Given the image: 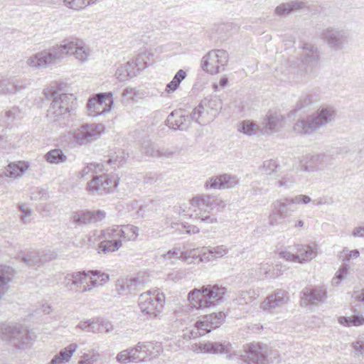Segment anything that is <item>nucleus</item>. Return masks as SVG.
I'll use <instances>...</instances> for the list:
<instances>
[{
	"mask_svg": "<svg viewBox=\"0 0 364 364\" xmlns=\"http://www.w3.org/2000/svg\"><path fill=\"white\" fill-rule=\"evenodd\" d=\"M12 79V83L13 85H11L14 88H15V93L16 92H19L25 88L27 87V86L29 85V82L26 80H17V79H15V78H11Z\"/></svg>",
	"mask_w": 364,
	"mask_h": 364,
	"instance_id": "64",
	"label": "nucleus"
},
{
	"mask_svg": "<svg viewBox=\"0 0 364 364\" xmlns=\"http://www.w3.org/2000/svg\"><path fill=\"white\" fill-rule=\"evenodd\" d=\"M336 112L332 107H322L315 114L298 121L294 126L296 133L309 134L334 120Z\"/></svg>",
	"mask_w": 364,
	"mask_h": 364,
	"instance_id": "4",
	"label": "nucleus"
},
{
	"mask_svg": "<svg viewBox=\"0 0 364 364\" xmlns=\"http://www.w3.org/2000/svg\"><path fill=\"white\" fill-rule=\"evenodd\" d=\"M338 322L346 326H359L364 324L363 315H353L350 317L341 316Z\"/></svg>",
	"mask_w": 364,
	"mask_h": 364,
	"instance_id": "40",
	"label": "nucleus"
},
{
	"mask_svg": "<svg viewBox=\"0 0 364 364\" xmlns=\"http://www.w3.org/2000/svg\"><path fill=\"white\" fill-rule=\"evenodd\" d=\"M105 130L102 124H91L82 125L73 134V141L78 145L90 143L100 136Z\"/></svg>",
	"mask_w": 364,
	"mask_h": 364,
	"instance_id": "12",
	"label": "nucleus"
},
{
	"mask_svg": "<svg viewBox=\"0 0 364 364\" xmlns=\"http://www.w3.org/2000/svg\"><path fill=\"white\" fill-rule=\"evenodd\" d=\"M199 255L198 254V250L193 249L188 251H186L181 253L179 259L186 262L188 264H198V258Z\"/></svg>",
	"mask_w": 364,
	"mask_h": 364,
	"instance_id": "48",
	"label": "nucleus"
},
{
	"mask_svg": "<svg viewBox=\"0 0 364 364\" xmlns=\"http://www.w3.org/2000/svg\"><path fill=\"white\" fill-rule=\"evenodd\" d=\"M77 348V345L76 343L70 344L55 355L48 364H62L68 362Z\"/></svg>",
	"mask_w": 364,
	"mask_h": 364,
	"instance_id": "27",
	"label": "nucleus"
},
{
	"mask_svg": "<svg viewBox=\"0 0 364 364\" xmlns=\"http://www.w3.org/2000/svg\"><path fill=\"white\" fill-rule=\"evenodd\" d=\"M115 75L119 81L124 82L136 76L137 70L134 66V62L128 61L117 68Z\"/></svg>",
	"mask_w": 364,
	"mask_h": 364,
	"instance_id": "25",
	"label": "nucleus"
},
{
	"mask_svg": "<svg viewBox=\"0 0 364 364\" xmlns=\"http://www.w3.org/2000/svg\"><path fill=\"white\" fill-rule=\"evenodd\" d=\"M165 296L164 294L155 291L153 294L147 291L139 296L138 304L141 313L148 318H156L161 311Z\"/></svg>",
	"mask_w": 364,
	"mask_h": 364,
	"instance_id": "7",
	"label": "nucleus"
},
{
	"mask_svg": "<svg viewBox=\"0 0 364 364\" xmlns=\"http://www.w3.org/2000/svg\"><path fill=\"white\" fill-rule=\"evenodd\" d=\"M88 274L85 271L73 272L71 274L73 279L72 285L79 287L87 279Z\"/></svg>",
	"mask_w": 364,
	"mask_h": 364,
	"instance_id": "56",
	"label": "nucleus"
},
{
	"mask_svg": "<svg viewBox=\"0 0 364 364\" xmlns=\"http://www.w3.org/2000/svg\"><path fill=\"white\" fill-rule=\"evenodd\" d=\"M112 93H98L90 99L87 105L89 115L97 116L109 112L113 104Z\"/></svg>",
	"mask_w": 364,
	"mask_h": 364,
	"instance_id": "13",
	"label": "nucleus"
},
{
	"mask_svg": "<svg viewBox=\"0 0 364 364\" xmlns=\"http://www.w3.org/2000/svg\"><path fill=\"white\" fill-rule=\"evenodd\" d=\"M102 178L103 187L106 188L105 195L112 193L116 190L118 186V180L112 177H110L107 174H102Z\"/></svg>",
	"mask_w": 364,
	"mask_h": 364,
	"instance_id": "46",
	"label": "nucleus"
},
{
	"mask_svg": "<svg viewBox=\"0 0 364 364\" xmlns=\"http://www.w3.org/2000/svg\"><path fill=\"white\" fill-rule=\"evenodd\" d=\"M90 272L93 277H97V279H92L91 277V285L87 284L84 286L82 290L81 291L82 292L90 291L92 287L102 285L109 280V275L105 273H101L98 270H92Z\"/></svg>",
	"mask_w": 364,
	"mask_h": 364,
	"instance_id": "33",
	"label": "nucleus"
},
{
	"mask_svg": "<svg viewBox=\"0 0 364 364\" xmlns=\"http://www.w3.org/2000/svg\"><path fill=\"white\" fill-rule=\"evenodd\" d=\"M143 281L140 280L139 278L134 277L127 279L124 286H126V287L130 290H136L140 286L143 285Z\"/></svg>",
	"mask_w": 364,
	"mask_h": 364,
	"instance_id": "61",
	"label": "nucleus"
},
{
	"mask_svg": "<svg viewBox=\"0 0 364 364\" xmlns=\"http://www.w3.org/2000/svg\"><path fill=\"white\" fill-rule=\"evenodd\" d=\"M0 336L18 350L30 348L34 340L28 329L17 325L3 324L0 328Z\"/></svg>",
	"mask_w": 364,
	"mask_h": 364,
	"instance_id": "5",
	"label": "nucleus"
},
{
	"mask_svg": "<svg viewBox=\"0 0 364 364\" xmlns=\"http://www.w3.org/2000/svg\"><path fill=\"white\" fill-rule=\"evenodd\" d=\"M122 246V241H113L105 238V240L100 243L98 250L99 252L107 254L118 250Z\"/></svg>",
	"mask_w": 364,
	"mask_h": 364,
	"instance_id": "38",
	"label": "nucleus"
},
{
	"mask_svg": "<svg viewBox=\"0 0 364 364\" xmlns=\"http://www.w3.org/2000/svg\"><path fill=\"white\" fill-rule=\"evenodd\" d=\"M28 167V164L23 161H19L17 164L11 163L5 168L3 173L7 177L17 178L21 176Z\"/></svg>",
	"mask_w": 364,
	"mask_h": 364,
	"instance_id": "30",
	"label": "nucleus"
},
{
	"mask_svg": "<svg viewBox=\"0 0 364 364\" xmlns=\"http://www.w3.org/2000/svg\"><path fill=\"white\" fill-rule=\"evenodd\" d=\"M102 178V175L96 176L87 183V190L89 193L97 196L105 195L106 188L103 187Z\"/></svg>",
	"mask_w": 364,
	"mask_h": 364,
	"instance_id": "32",
	"label": "nucleus"
},
{
	"mask_svg": "<svg viewBox=\"0 0 364 364\" xmlns=\"http://www.w3.org/2000/svg\"><path fill=\"white\" fill-rule=\"evenodd\" d=\"M321 39L333 50H341L351 38L350 32L335 26H328L321 33Z\"/></svg>",
	"mask_w": 364,
	"mask_h": 364,
	"instance_id": "10",
	"label": "nucleus"
},
{
	"mask_svg": "<svg viewBox=\"0 0 364 364\" xmlns=\"http://www.w3.org/2000/svg\"><path fill=\"white\" fill-rule=\"evenodd\" d=\"M120 230L124 241H134L139 235V228L132 225H122Z\"/></svg>",
	"mask_w": 364,
	"mask_h": 364,
	"instance_id": "39",
	"label": "nucleus"
},
{
	"mask_svg": "<svg viewBox=\"0 0 364 364\" xmlns=\"http://www.w3.org/2000/svg\"><path fill=\"white\" fill-rule=\"evenodd\" d=\"M239 183V178L230 174H222L210 178L205 183V189H228Z\"/></svg>",
	"mask_w": 364,
	"mask_h": 364,
	"instance_id": "16",
	"label": "nucleus"
},
{
	"mask_svg": "<svg viewBox=\"0 0 364 364\" xmlns=\"http://www.w3.org/2000/svg\"><path fill=\"white\" fill-rule=\"evenodd\" d=\"M129 354V360L131 362L144 361L147 356L146 346L139 343L134 348L128 349Z\"/></svg>",
	"mask_w": 364,
	"mask_h": 364,
	"instance_id": "35",
	"label": "nucleus"
},
{
	"mask_svg": "<svg viewBox=\"0 0 364 364\" xmlns=\"http://www.w3.org/2000/svg\"><path fill=\"white\" fill-rule=\"evenodd\" d=\"M269 348L260 343H251L244 346L240 355L245 364H269Z\"/></svg>",
	"mask_w": 364,
	"mask_h": 364,
	"instance_id": "9",
	"label": "nucleus"
},
{
	"mask_svg": "<svg viewBox=\"0 0 364 364\" xmlns=\"http://www.w3.org/2000/svg\"><path fill=\"white\" fill-rule=\"evenodd\" d=\"M106 213L101 210H77L72 214V220L77 225H85L102 220Z\"/></svg>",
	"mask_w": 364,
	"mask_h": 364,
	"instance_id": "17",
	"label": "nucleus"
},
{
	"mask_svg": "<svg viewBox=\"0 0 364 364\" xmlns=\"http://www.w3.org/2000/svg\"><path fill=\"white\" fill-rule=\"evenodd\" d=\"M301 294V302L305 305H317L318 303L323 302L327 297L326 289L323 287L306 288Z\"/></svg>",
	"mask_w": 364,
	"mask_h": 364,
	"instance_id": "20",
	"label": "nucleus"
},
{
	"mask_svg": "<svg viewBox=\"0 0 364 364\" xmlns=\"http://www.w3.org/2000/svg\"><path fill=\"white\" fill-rule=\"evenodd\" d=\"M191 205L194 208V214L191 217L199 220L200 223L212 224L217 223V219L205 213H209L216 206L222 205L223 200L217 197L210 195H198L193 197L191 201Z\"/></svg>",
	"mask_w": 364,
	"mask_h": 364,
	"instance_id": "6",
	"label": "nucleus"
},
{
	"mask_svg": "<svg viewBox=\"0 0 364 364\" xmlns=\"http://www.w3.org/2000/svg\"><path fill=\"white\" fill-rule=\"evenodd\" d=\"M319 156H306L300 161L301 169L304 171L311 172L316 169L315 161H318Z\"/></svg>",
	"mask_w": 364,
	"mask_h": 364,
	"instance_id": "45",
	"label": "nucleus"
},
{
	"mask_svg": "<svg viewBox=\"0 0 364 364\" xmlns=\"http://www.w3.org/2000/svg\"><path fill=\"white\" fill-rule=\"evenodd\" d=\"M203 252H198V254L199 257L198 258V264L200 262H206L213 260V257H212V254H210V248L203 247Z\"/></svg>",
	"mask_w": 364,
	"mask_h": 364,
	"instance_id": "59",
	"label": "nucleus"
},
{
	"mask_svg": "<svg viewBox=\"0 0 364 364\" xmlns=\"http://www.w3.org/2000/svg\"><path fill=\"white\" fill-rule=\"evenodd\" d=\"M103 236L105 238L112 240L113 241H123L121 234L120 226H114L103 230Z\"/></svg>",
	"mask_w": 364,
	"mask_h": 364,
	"instance_id": "43",
	"label": "nucleus"
},
{
	"mask_svg": "<svg viewBox=\"0 0 364 364\" xmlns=\"http://www.w3.org/2000/svg\"><path fill=\"white\" fill-rule=\"evenodd\" d=\"M349 269L348 264L343 263L337 271L336 276L332 279V285L335 287L338 286L340 282L346 277Z\"/></svg>",
	"mask_w": 364,
	"mask_h": 364,
	"instance_id": "49",
	"label": "nucleus"
},
{
	"mask_svg": "<svg viewBox=\"0 0 364 364\" xmlns=\"http://www.w3.org/2000/svg\"><path fill=\"white\" fill-rule=\"evenodd\" d=\"M22 110L18 107H12L9 110L5 111V118L7 121H14L22 117Z\"/></svg>",
	"mask_w": 364,
	"mask_h": 364,
	"instance_id": "53",
	"label": "nucleus"
},
{
	"mask_svg": "<svg viewBox=\"0 0 364 364\" xmlns=\"http://www.w3.org/2000/svg\"><path fill=\"white\" fill-rule=\"evenodd\" d=\"M311 200V198L306 195H298L289 198V203L292 204H308Z\"/></svg>",
	"mask_w": 364,
	"mask_h": 364,
	"instance_id": "63",
	"label": "nucleus"
},
{
	"mask_svg": "<svg viewBox=\"0 0 364 364\" xmlns=\"http://www.w3.org/2000/svg\"><path fill=\"white\" fill-rule=\"evenodd\" d=\"M50 259H52L51 257L41 255L39 252H31L22 257V262L31 267H40Z\"/></svg>",
	"mask_w": 364,
	"mask_h": 364,
	"instance_id": "26",
	"label": "nucleus"
},
{
	"mask_svg": "<svg viewBox=\"0 0 364 364\" xmlns=\"http://www.w3.org/2000/svg\"><path fill=\"white\" fill-rule=\"evenodd\" d=\"M14 277V269L5 264H0V300L9 289V284Z\"/></svg>",
	"mask_w": 364,
	"mask_h": 364,
	"instance_id": "23",
	"label": "nucleus"
},
{
	"mask_svg": "<svg viewBox=\"0 0 364 364\" xmlns=\"http://www.w3.org/2000/svg\"><path fill=\"white\" fill-rule=\"evenodd\" d=\"M288 299L287 293L284 290L277 289L274 294L267 297L260 307L264 311L276 309L286 304Z\"/></svg>",
	"mask_w": 364,
	"mask_h": 364,
	"instance_id": "22",
	"label": "nucleus"
},
{
	"mask_svg": "<svg viewBox=\"0 0 364 364\" xmlns=\"http://www.w3.org/2000/svg\"><path fill=\"white\" fill-rule=\"evenodd\" d=\"M191 350L196 353L224 355L227 359H233L237 354L229 341L193 343Z\"/></svg>",
	"mask_w": 364,
	"mask_h": 364,
	"instance_id": "8",
	"label": "nucleus"
},
{
	"mask_svg": "<svg viewBox=\"0 0 364 364\" xmlns=\"http://www.w3.org/2000/svg\"><path fill=\"white\" fill-rule=\"evenodd\" d=\"M191 124L190 117L183 114L181 110L171 112L166 120V124L174 130L186 131L191 127Z\"/></svg>",
	"mask_w": 364,
	"mask_h": 364,
	"instance_id": "19",
	"label": "nucleus"
},
{
	"mask_svg": "<svg viewBox=\"0 0 364 364\" xmlns=\"http://www.w3.org/2000/svg\"><path fill=\"white\" fill-rule=\"evenodd\" d=\"M295 248L297 261L299 263L310 261L316 256V245H297Z\"/></svg>",
	"mask_w": 364,
	"mask_h": 364,
	"instance_id": "24",
	"label": "nucleus"
},
{
	"mask_svg": "<svg viewBox=\"0 0 364 364\" xmlns=\"http://www.w3.org/2000/svg\"><path fill=\"white\" fill-rule=\"evenodd\" d=\"M46 161L52 164H59L66 161L67 156L60 149L49 151L44 156Z\"/></svg>",
	"mask_w": 364,
	"mask_h": 364,
	"instance_id": "34",
	"label": "nucleus"
},
{
	"mask_svg": "<svg viewBox=\"0 0 364 364\" xmlns=\"http://www.w3.org/2000/svg\"><path fill=\"white\" fill-rule=\"evenodd\" d=\"M284 116L279 111L269 110L261 124V134L270 135L282 126Z\"/></svg>",
	"mask_w": 364,
	"mask_h": 364,
	"instance_id": "15",
	"label": "nucleus"
},
{
	"mask_svg": "<svg viewBox=\"0 0 364 364\" xmlns=\"http://www.w3.org/2000/svg\"><path fill=\"white\" fill-rule=\"evenodd\" d=\"M203 101H206V102L204 103V106L211 109L218 110L222 107L221 101L216 97H213L210 100L205 98Z\"/></svg>",
	"mask_w": 364,
	"mask_h": 364,
	"instance_id": "60",
	"label": "nucleus"
},
{
	"mask_svg": "<svg viewBox=\"0 0 364 364\" xmlns=\"http://www.w3.org/2000/svg\"><path fill=\"white\" fill-rule=\"evenodd\" d=\"M142 153L145 154L148 156L152 157H170L173 155L171 151L166 150H161L154 144L147 142V144L142 146Z\"/></svg>",
	"mask_w": 364,
	"mask_h": 364,
	"instance_id": "29",
	"label": "nucleus"
},
{
	"mask_svg": "<svg viewBox=\"0 0 364 364\" xmlns=\"http://www.w3.org/2000/svg\"><path fill=\"white\" fill-rule=\"evenodd\" d=\"M129 154L122 150L112 154L109 158L106 161V164L113 166V168H119L126 163Z\"/></svg>",
	"mask_w": 364,
	"mask_h": 364,
	"instance_id": "37",
	"label": "nucleus"
},
{
	"mask_svg": "<svg viewBox=\"0 0 364 364\" xmlns=\"http://www.w3.org/2000/svg\"><path fill=\"white\" fill-rule=\"evenodd\" d=\"M150 54L146 53H141L137 55L134 62V66L135 69L137 70V74L140 70H144L147 67L150 61Z\"/></svg>",
	"mask_w": 364,
	"mask_h": 364,
	"instance_id": "42",
	"label": "nucleus"
},
{
	"mask_svg": "<svg viewBox=\"0 0 364 364\" xmlns=\"http://www.w3.org/2000/svg\"><path fill=\"white\" fill-rule=\"evenodd\" d=\"M289 198H284L282 200H277L273 204L274 213L277 214L279 219H285L288 217L294 210L291 205L292 203H289Z\"/></svg>",
	"mask_w": 364,
	"mask_h": 364,
	"instance_id": "28",
	"label": "nucleus"
},
{
	"mask_svg": "<svg viewBox=\"0 0 364 364\" xmlns=\"http://www.w3.org/2000/svg\"><path fill=\"white\" fill-rule=\"evenodd\" d=\"M228 62V53L225 50H213L202 59L201 67L203 70L215 75L225 70Z\"/></svg>",
	"mask_w": 364,
	"mask_h": 364,
	"instance_id": "11",
	"label": "nucleus"
},
{
	"mask_svg": "<svg viewBox=\"0 0 364 364\" xmlns=\"http://www.w3.org/2000/svg\"><path fill=\"white\" fill-rule=\"evenodd\" d=\"M314 95L311 94H305L300 97L299 100L296 102V109L300 110L313 103Z\"/></svg>",
	"mask_w": 364,
	"mask_h": 364,
	"instance_id": "54",
	"label": "nucleus"
},
{
	"mask_svg": "<svg viewBox=\"0 0 364 364\" xmlns=\"http://www.w3.org/2000/svg\"><path fill=\"white\" fill-rule=\"evenodd\" d=\"M301 48L300 60L302 65L306 73H313L320 60L318 49L316 46L308 43H304Z\"/></svg>",
	"mask_w": 364,
	"mask_h": 364,
	"instance_id": "14",
	"label": "nucleus"
},
{
	"mask_svg": "<svg viewBox=\"0 0 364 364\" xmlns=\"http://www.w3.org/2000/svg\"><path fill=\"white\" fill-rule=\"evenodd\" d=\"M11 78L2 79L0 80V94L2 95H10L15 93V88L11 85Z\"/></svg>",
	"mask_w": 364,
	"mask_h": 364,
	"instance_id": "51",
	"label": "nucleus"
},
{
	"mask_svg": "<svg viewBox=\"0 0 364 364\" xmlns=\"http://www.w3.org/2000/svg\"><path fill=\"white\" fill-rule=\"evenodd\" d=\"M65 7L75 11H82L86 8L85 0H63Z\"/></svg>",
	"mask_w": 364,
	"mask_h": 364,
	"instance_id": "50",
	"label": "nucleus"
},
{
	"mask_svg": "<svg viewBox=\"0 0 364 364\" xmlns=\"http://www.w3.org/2000/svg\"><path fill=\"white\" fill-rule=\"evenodd\" d=\"M63 84H56L43 92L46 99L53 98L50 106L47 112V117L53 122L65 118L75 106L76 98L73 94L60 92Z\"/></svg>",
	"mask_w": 364,
	"mask_h": 364,
	"instance_id": "2",
	"label": "nucleus"
},
{
	"mask_svg": "<svg viewBox=\"0 0 364 364\" xmlns=\"http://www.w3.org/2000/svg\"><path fill=\"white\" fill-rule=\"evenodd\" d=\"M65 55H74L77 59L83 62L87 60L90 53L82 40L65 39L63 44L53 46L48 51L43 50L30 56L26 63L33 68H46L62 59Z\"/></svg>",
	"mask_w": 364,
	"mask_h": 364,
	"instance_id": "1",
	"label": "nucleus"
},
{
	"mask_svg": "<svg viewBox=\"0 0 364 364\" xmlns=\"http://www.w3.org/2000/svg\"><path fill=\"white\" fill-rule=\"evenodd\" d=\"M225 315L223 312L213 313L203 316L198 321L195 326L198 331L210 332L211 329L219 327L225 321Z\"/></svg>",
	"mask_w": 364,
	"mask_h": 364,
	"instance_id": "18",
	"label": "nucleus"
},
{
	"mask_svg": "<svg viewBox=\"0 0 364 364\" xmlns=\"http://www.w3.org/2000/svg\"><path fill=\"white\" fill-rule=\"evenodd\" d=\"M186 77V73L183 70H179L174 75L173 80L166 85V91L167 92H174L178 89L180 83Z\"/></svg>",
	"mask_w": 364,
	"mask_h": 364,
	"instance_id": "41",
	"label": "nucleus"
},
{
	"mask_svg": "<svg viewBox=\"0 0 364 364\" xmlns=\"http://www.w3.org/2000/svg\"><path fill=\"white\" fill-rule=\"evenodd\" d=\"M226 292V288L218 284L203 285L200 289L195 288L190 291L188 299L192 307L203 309L222 302Z\"/></svg>",
	"mask_w": 364,
	"mask_h": 364,
	"instance_id": "3",
	"label": "nucleus"
},
{
	"mask_svg": "<svg viewBox=\"0 0 364 364\" xmlns=\"http://www.w3.org/2000/svg\"><path fill=\"white\" fill-rule=\"evenodd\" d=\"M277 166L278 165L275 161L272 159L267 160L263 163L262 171L266 174H271L276 171Z\"/></svg>",
	"mask_w": 364,
	"mask_h": 364,
	"instance_id": "62",
	"label": "nucleus"
},
{
	"mask_svg": "<svg viewBox=\"0 0 364 364\" xmlns=\"http://www.w3.org/2000/svg\"><path fill=\"white\" fill-rule=\"evenodd\" d=\"M96 322L97 324L96 329H101L100 332L105 331V333H109L114 329L113 325L109 321H105L102 318H96Z\"/></svg>",
	"mask_w": 364,
	"mask_h": 364,
	"instance_id": "58",
	"label": "nucleus"
},
{
	"mask_svg": "<svg viewBox=\"0 0 364 364\" xmlns=\"http://www.w3.org/2000/svg\"><path fill=\"white\" fill-rule=\"evenodd\" d=\"M304 9H309L306 2L301 0L289 1L278 5L274 9V14L279 17H284Z\"/></svg>",
	"mask_w": 364,
	"mask_h": 364,
	"instance_id": "21",
	"label": "nucleus"
},
{
	"mask_svg": "<svg viewBox=\"0 0 364 364\" xmlns=\"http://www.w3.org/2000/svg\"><path fill=\"white\" fill-rule=\"evenodd\" d=\"M255 291L252 289L242 291L236 300L239 304H249L255 299Z\"/></svg>",
	"mask_w": 364,
	"mask_h": 364,
	"instance_id": "52",
	"label": "nucleus"
},
{
	"mask_svg": "<svg viewBox=\"0 0 364 364\" xmlns=\"http://www.w3.org/2000/svg\"><path fill=\"white\" fill-rule=\"evenodd\" d=\"M210 251L214 259L223 257L228 253V249L225 245H218L213 247H210Z\"/></svg>",
	"mask_w": 364,
	"mask_h": 364,
	"instance_id": "57",
	"label": "nucleus"
},
{
	"mask_svg": "<svg viewBox=\"0 0 364 364\" xmlns=\"http://www.w3.org/2000/svg\"><path fill=\"white\" fill-rule=\"evenodd\" d=\"M96 318L89 319L85 321H80L76 326L82 331L92 332L94 333H100L101 329H96Z\"/></svg>",
	"mask_w": 364,
	"mask_h": 364,
	"instance_id": "47",
	"label": "nucleus"
},
{
	"mask_svg": "<svg viewBox=\"0 0 364 364\" xmlns=\"http://www.w3.org/2000/svg\"><path fill=\"white\" fill-rule=\"evenodd\" d=\"M261 125L255 124L250 120H244L238 126L237 130L246 135L252 136L258 133L261 134Z\"/></svg>",
	"mask_w": 364,
	"mask_h": 364,
	"instance_id": "36",
	"label": "nucleus"
},
{
	"mask_svg": "<svg viewBox=\"0 0 364 364\" xmlns=\"http://www.w3.org/2000/svg\"><path fill=\"white\" fill-rule=\"evenodd\" d=\"M205 102L206 101H201L189 115L191 121H194L200 125H204L209 122L205 118V112H207L204 106Z\"/></svg>",
	"mask_w": 364,
	"mask_h": 364,
	"instance_id": "31",
	"label": "nucleus"
},
{
	"mask_svg": "<svg viewBox=\"0 0 364 364\" xmlns=\"http://www.w3.org/2000/svg\"><path fill=\"white\" fill-rule=\"evenodd\" d=\"M359 256L360 252L358 250H349L347 247H344L339 257L342 261L347 262L350 259L358 258Z\"/></svg>",
	"mask_w": 364,
	"mask_h": 364,
	"instance_id": "55",
	"label": "nucleus"
},
{
	"mask_svg": "<svg viewBox=\"0 0 364 364\" xmlns=\"http://www.w3.org/2000/svg\"><path fill=\"white\" fill-rule=\"evenodd\" d=\"M283 266L282 264H276V266L273 268L272 272L271 275H269V266L263 265L259 268V274H264L266 277L269 278H276L279 276L282 275L284 272V269H282Z\"/></svg>",
	"mask_w": 364,
	"mask_h": 364,
	"instance_id": "44",
	"label": "nucleus"
}]
</instances>
